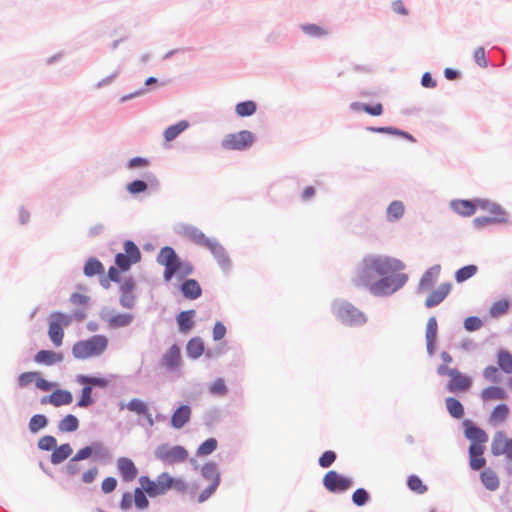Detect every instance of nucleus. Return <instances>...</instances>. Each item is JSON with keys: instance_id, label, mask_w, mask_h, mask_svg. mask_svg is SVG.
<instances>
[{"instance_id": "1", "label": "nucleus", "mask_w": 512, "mask_h": 512, "mask_svg": "<svg viewBox=\"0 0 512 512\" xmlns=\"http://www.w3.org/2000/svg\"><path fill=\"white\" fill-rule=\"evenodd\" d=\"M405 265L399 259L370 255L364 257L352 278L357 287L369 288L375 296L390 295L402 288L407 280V274L402 271Z\"/></svg>"}, {"instance_id": "2", "label": "nucleus", "mask_w": 512, "mask_h": 512, "mask_svg": "<svg viewBox=\"0 0 512 512\" xmlns=\"http://www.w3.org/2000/svg\"><path fill=\"white\" fill-rule=\"evenodd\" d=\"M139 483L141 487H137L134 490V504L139 510H144L149 507L146 494L154 498L165 495L171 489L180 493L187 490V484L182 478H173L167 472L159 474L156 480H152L148 476H141Z\"/></svg>"}, {"instance_id": "3", "label": "nucleus", "mask_w": 512, "mask_h": 512, "mask_svg": "<svg viewBox=\"0 0 512 512\" xmlns=\"http://www.w3.org/2000/svg\"><path fill=\"white\" fill-rule=\"evenodd\" d=\"M160 265L164 266L163 278L165 281H170L174 275L185 277L192 273L193 267L188 262L179 260L175 251L171 247H163L157 257Z\"/></svg>"}, {"instance_id": "4", "label": "nucleus", "mask_w": 512, "mask_h": 512, "mask_svg": "<svg viewBox=\"0 0 512 512\" xmlns=\"http://www.w3.org/2000/svg\"><path fill=\"white\" fill-rule=\"evenodd\" d=\"M109 340L105 335H94L86 340L76 342L72 354L76 359H88L102 355L108 347Z\"/></svg>"}, {"instance_id": "5", "label": "nucleus", "mask_w": 512, "mask_h": 512, "mask_svg": "<svg viewBox=\"0 0 512 512\" xmlns=\"http://www.w3.org/2000/svg\"><path fill=\"white\" fill-rule=\"evenodd\" d=\"M185 235L194 243L208 248L215 256L220 266L223 268L229 266V258L224 248L216 240L206 237L203 232L195 227L186 228Z\"/></svg>"}, {"instance_id": "6", "label": "nucleus", "mask_w": 512, "mask_h": 512, "mask_svg": "<svg viewBox=\"0 0 512 512\" xmlns=\"http://www.w3.org/2000/svg\"><path fill=\"white\" fill-rule=\"evenodd\" d=\"M332 311L336 318L344 325L360 326L366 322V316L351 303L337 300L332 304Z\"/></svg>"}, {"instance_id": "7", "label": "nucleus", "mask_w": 512, "mask_h": 512, "mask_svg": "<svg viewBox=\"0 0 512 512\" xmlns=\"http://www.w3.org/2000/svg\"><path fill=\"white\" fill-rule=\"evenodd\" d=\"M154 456L166 465H173L184 462L188 457V452L179 445L161 444L154 450Z\"/></svg>"}, {"instance_id": "8", "label": "nucleus", "mask_w": 512, "mask_h": 512, "mask_svg": "<svg viewBox=\"0 0 512 512\" xmlns=\"http://www.w3.org/2000/svg\"><path fill=\"white\" fill-rule=\"evenodd\" d=\"M70 323L71 317L66 314L56 312L51 315L48 335L54 346L59 347L62 345L64 337L63 328L69 326Z\"/></svg>"}, {"instance_id": "9", "label": "nucleus", "mask_w": 512, "mask_h": 512, "mask_svg": "<svg viewBox=\"0 0 512 512\" xmlns=\"http://www.w3.org/2000/svg\"><path fill=\"white\" fill-rule=\"evenodd\" d=\"M253 142V134L250 131L242 130L238 133L228 134L222 140V146L227 150H244L251 147Z\"/></svg>"}, {"instance_id": "10", "label": "nucleus", "mask_w": 512, "mask_h": 512, "mask_svg": "<svg viewBox=\"0 0 512 512\" xmlns=\"http://www.w3.org/2000/svg\"><path fill=\"white\" fill-rule=\"evenodd\" d=\"M125 253H118L115 257V262L121 270H128L132 264L140 261L141 253L139 248L132 242L126 241L124 243Z\"/></svg>"}, {"instance_id": "11", "label": "nucleus", "mask_w": 512, "mask_h": 512, "mask_svg": "<svg viewBox=\"0 0 512 512\" xmlns=\"http://www.w3.org/2000/svg\"><path fill=\"white\" fill-rule=\"evenodd\" d=\"M323 485L330 492H344L352 486V481L338 472L330 470L323 478Z\"/></svg>"}, {"instance_id": "12", "label": "nucleus", "mask_w": 512, "mask_h": 512, "mask_svg": "<svg viewBox=\"0 0 512 512\" xmlns=\"http://www.w3.org/2000/svg\"><path fill=\"white\" fill-rule=\"evenodd\" d=\"M449 378L446 388L451 393L465 392L472 385L471 378L461 373L458 369L449 371Z\"/></svg>"}, {"instance_id": "13", "label": "nucleus", "mask_w": 512, "mask_h": 512, "mask_svg": "<svg viewBox=\"0 0 512 512\" xmlns=\"http://www.w3.org/2000/svg\"><path fill=\"white\" fill-rule=\"evenodd\" d=\"M491 452L494 456L505 455L512 460V439H508L503 431H498L493 437Z\"/></svg>"}, {"instance_id": "14", "label": "nucleus", "mask_w": 512, "mask_h": 512, "mask_svg": "<svg viewBox=\"0 0 512 512\" xmlns=\"http://www.w3.org/2000/svg\"><path fill=\"white\" fill-rule=\"evenodd\" d=\"M484 201L477 200L475 202L468 200H454L450 203V207L453 211L461 216H471L476 212L477 207L484 209L486 207Z\"/></svg>"}, {"instance_id": "15", "label": "nucleus", "mask_w": 512, "mask_h": 512, "mask_svg": "<svg viewBox=\"0 0 512 512\" xmlns=\"http://www.w3.org/2000/svg\"><path fill=\"white\" fill-rule=\"evenodd\" d=\"M116 465L123 481L131 482L137 477L138 469L131 459L120 457L117 459Z\"/></svg>"}, {"instance_id": "16", "label": "nucleus", "mask_w": 512, "mask_h": 512, "mask_svg": "<svg viewBox=\"0 0 512 512\" xmlns=\"http://www.w3.org/2000/svg\"><path fill=\"white\" fill-rule=\"evenodd\" d=\"M181 350L176 344H173L162 356L161 366L168 369L174 370L181 365Z\"/></svg>"}, {"instance_id": "17", "label": "nucleus", "mask_w": 512, "mask_h": 512, "mask_svg": "<svg viewBox=\"0 0 512 512\" xmlns=\"http://www.w3.org/2000/svg\"><path fill=\"white\" fill-rule=\"evenodd\" d=\"M441 271V266L436 264L430 267L421 277L418 284V291L424 293L430 290L437 281Z\"/></svg>"}, {"instance_id": "18", "label": "nucleus", "mask_w": 512, "mask_h": 512, "mask_svg": "<svg viewBox=\"0 0 512 512\" xmlns=\"http://www.w3.org/2000/svg\"><path fill=\"white\" fill-rule=\"evenodd\" d=\"M73 401V396L71 392L67 390L57 389L49 396H43L41 398V404H52L55 407H59L62 405H68Z\"/></svg>"}, {"instance_id": "19", "label": "nucleus", "mask_w": 512, "mask_h": 512, "mask_svg": "<svg viewBox=\"0 0 512 512\" xmlns=\"http://www.w3.org/2000/svg\"><path fill=\"white\" fill-rule=\"evenodd\" d=\"M452 285L450 283L441 284L436 290L432 291L426 298L425 306L432 308L440 304L450 293Z\"/></svg>"}, {"instance_id": "20", "label": "nucleus", "mask_w": 512, "mask_h": 512, "mask_svg": "<svg viewBox=\"0 0 512 512\" xmlns=\"http://www.w3.org/2000/svg\"><path fill=\"white\" fill-rule=\"evenodd\" d=\"M126 408L137 415H143L150 426L154 425V419L149 411L148 404L143 400L137 398L131 399L126 404Z\"/></svg>"}, {"instance_id": "21", "label": "nucleus", "mask_w": 512, "mask_h": 512, "mask_svg": "<svg viewBox=\"0 0 512 512\" xmlns=\"http://www.w3.org/2000/svg\"><path fill=\"white\" fill-rule=\"evenodd\" d=\"M135 287V283L132 279H126L120 287L121 297L120 303L125 308H132L135 303V295L133 294V290Z\"/></svg>"}, {"instance_id": "22", "label": "nucleus", "mask_w": 512, "mask_h": 512, "mask_svg": "<svg viewBox=\"0 0 512 512\" xmlns=\"http://www.w3.org/2000/svg\"><path fill=\"white\" fill-rule=\"evenodd\" d=\"M465 436L471 441L470 445L485 447L488 441V435L483 429L469 424L465 428Z\"/></svg>"}, {"instance_id": "23", "label": "nucleus", "mask_w": 512, "mask_h": 512, "mask_svg": "<svg viewBox=\"0 0 512 512\" xmlns=\"http://www.w3.org/2000/svg\"><path fill=\"white\" fill-rule=\"evenodd\" d=\"M485 447L470 445L469 447V464L471 469L479 470L485 466L486 460L483 457Z\"/></svg>"}, {"instance_id": "24", "label": "nucleus", "mask_w": 512, "mask_h": 512, "mask_svg": "<svg viewBox=\"0 0 512 512\" xmlns=\"http://www.w3.org/2000/svg\"><path fill=\"white\" fill-rule=\"evenodd\" d=\"M191 408L188 405H182L178 407L172 417L171 424L174 428L180 429L190 420Z\"/></svg>"}, {"instance_id": "25", "label": "nucleus", "mask_w": 512, "mask_h": 512, "mask_svg": "<svg viewBox=\"0 0 512 512\" xmlns=\"http://www.w3.org/2000/svg\"><path fill=\"white\" fill-rule=\"evenodd\" d=\"M480 397L484 402H490L505 400L508 395L505 389L500 386H488L481 391Z\"/></svg>"}, {"instance_id": "26", "label": "nucleus", "mask_w": 512, "mask_h": 512, "mask_svg": "<svg viewBox=\"0 0 512 512\" xmlns=\"http://www.w3.org/2000/svg\"><path fill=\"white\" fill-rule=\"evenodd\" d=\"M437 320L435 317H430L426 324V346L430 355L434 353V343L437 337Z\"/></svg>"}, {"instance_id": "27", "label": "nucleus", "mask_w": 512, "mask_h": 512, "mask_svg": "<svg viewBox=\"0 0 512 512\" xmlns=\"http://www.w3.org/2000/svg\"><path fill=\"white\" fill-rule=\"evenodd\" d=\"M34 360L40 364L53 365L55 363L61 362L63 357L61 354L51 350H40L34 356Z\"/></svg>"}, {"instance_id": "28", "label": "nucleus", "mask_w": 512, "mask_h": 512, "mask_svg": "<svg viewBox=\"0 0 512 512\" xmlns=\"http://www.w3.org/2000/svg\"><path fill=\"white\" fill-rule=\"evenodd\" d=\"M202 475L207 480L211 481L212 490H216L220 483V473L218 472L217 466L215 463H206L202 467Z\"/></svg>"}, {"instance_id": "29", "label": "nucleus", "mask_w": 512, "mask_h": 512, "mask_svg": "<svg viewBox=\"0 0 512 512\" xmlns=\"http://www.w3.org/2000/svg\"><path fill=\"white\" fill-rule=\"evenodd\" d=\"M480 478L486 489L490 491L498 489L500 481L497 474L491 468L484 469L480 474Z\"/></svg>"}, {"instance_id": "30", "label": "nucleus", "mask_w": 512, "mask_h": 512, "mask_svg": "<svg viewBox=\"0 0 512 512\" xmlns=\"http://www.w3.org/2000/svg\"><path fill=\"white\" fill-rule=\"evenodd\" d=\"M183 295L188 299H197L201 296L202 290L199 283L194 279L186 280L181 285Z\"/></svg>"}, {"instance_id": "31", "label": "nucleus", "mask_w": 512, "mask_h": 512, "mask_svg": "<svg viewBox=\"0 0 512 512\" xmlns=\"http://www.w3.org/2000/svg\"><path fill=\"white\" fill-rule=\"evenodd\" d=\"M509 415V407L502 403L494 407L492 410L489 421L493 425H498L503 423Z\"/></svg>"}, {"instance_id": "32", "label": "nucleus", "mask_w": 512, "mask_h": 512, "mask_svg": "<svg viewBox=\"0 0 512 512\" xmlns=\"http://www.w3.org/2000/svg\"><path fill=\"white\" fill-rule=\"evenodd\" d=\"M71 446L66 443L62 444L59 447H55L51 454V462L53 464H59L66 460L72 454Z\"/></svg>"}, {"instance_id": "33", "label": "nucleus", "mask_w": 512, "mask_h": 512, "mask_svg": "<svg viewBox=\"0 0 512 512\" xmlns=\"http://www.w3.org/2000/svg\"><path fill=\"white\" fill-rule=\"evenodd\" d=\"M77 381L86 386L106 388L109 384V380L104 377L86 376L79 375Z\"/></svg>"}, {"instance_id": "34", "label": "nucleus", "mask_w": 512, "mask_h": 512, "mask_svg": "<svg viewBox=\"0 0 512 512\" xmlns=\"http://www.w3.org/2000/svg\"><path fill=\"white\" fill-rule=\"evenodd\" d=\"M195 310L182 311L177 316V323L182 332H188L193 326Z\"/></svg>"}, {"instance_id": "35", "label": "nucleus", "mask_w": 512, "mask_h": 512, "mask_svg": "<svg viewBox=\"0 0 512 512\" xmlns=\"http://www.w3.org/2000/svg\"><path fill=\"white\" fill-rule=\"evenodd\" d=\"M497 364L507 374H512V354L506 350H499L497 353Z\"/></svg>"}, {"instance_id": "36", "label": "nucleus", "mask_w": 512, "mask_h": 512, "mask_svg": "<svg viewBox=\"0 0 512 512\" xmlns=\"http://www.w3.org/2000/svg\"><path fill=\"white\" fill-rule=\"evenodd\" d=\"M187 354L191 358H199L204 352V343L202 339L196 337L189 340L187 343Z\"/></svg>"}, {"instance_id": "37", "label": "nucleus", "mask_w": 512, "mask_h": 512, "mask_svg": "<svg viewBox=\"0 0 512 512\" xmlns=\"http://www.w3.org/2000/svg\"><path fill=\"white\" fill-rule=\"evenodd\" d=\"M446 408L449 412V414L456 419H460L464 415V408L463 405L459 400L453 397H448L445 400Z\"/></svg>"}, {"instance_id": "38", "label": "nucleus", "mask_w": 512, "mask_h": 512, "mask_svg": "<svg viewBox=\"0 0 512 512\" xmlns=\"http://www.w3.org/2000/svg\"><path fill=\"white\" fill-rule=\"evenodd\" d=\"M189 126V123L185 120L178 122L170 127H168L164 131V138L166 141L170 142L174 140L179 134H181L184 130H186Z\"/></svg>"}, {"instance_id": "39", "label": "nucleus", "mask_w": 512, "mask_h": 512, "mask_svg": "<svg viewBox=\"0 0 512 512\" xmlns=\"http://www.w3.org/2000/svg\"><path fill=\"white\" fill-rule=\"evenodd\" d=\"M404 205L401 201H393L387 208V219L389 221H396L404 214Z\"/></svg>"}, {"instance_id": "40", "label": "nucleus", "mask_w": 512, "mask_h": 512, "mask_svg": "<svg viewBox=\"0 0 512 512\" xmlns=\"http://www.w3.org/2000/svg\"><path fill=\"white\" fill-rule=\"evenodd\" d=\"M79 427V421L78 419L72 415H66L60 422H59V430L61 432H74Z\"/></svg>"}, {"instance_id": "41", "label": "nucleus", "mask_w": 512, "mask_h": 512, "mask_svg": "<svg viewBox=\"0 0 512 512\" xmlns=\"http://www.w3.org/2000/svg\"><path fill=\"white\" fill-rule=\"evenodd\" d=\"M477 270V266L473 264L464 266L456 271L455 279L458 283H462L473 277L477 273Z\"/></svg>"}, {"instance_id": "42", "label": "nucleus", "mask_w": 512, "mask_h": 512, "mask_svg": "<svg viewBox=\"0 0 512 512\" xmlns=\"http://www.w3.org/2000/svg\"><path fill=\"white\" fill-rule=\"evenodd\" d=\"M301 30L310 37L321 38L328 34V31L316 24H304L301 26Z\"/></svg>"}, {"instance_id": "43", "label": "nucleus", "mask_w": 512, "mask_h": 512, "mask_svg": "<svg viewBox=\"0 0 512 512\" xmlns=\"http://www.w3.org/2000/svg\"><path fill=\"white\" fill-rule=\"evenodd\" d=\"M103 271L104 267L102 263L95 258L89 259L84 266V274L86 276H94L97 274H101L103 273Z\"/></svg>"}, {"instance_id": "44", "label": "nucleus", "mask_w": 512, "mask_h": 512, "mask_svg": "<svg viewBox=\"0 0 512 512\" xmlns=\"http://www.w3.org/2000/svg\"><path fill=\"white\" fill-rule=\"evenodd\" d=\"M235 110L236 113L241 117L251 116L256 111V104L253 101L241 102L236 105Z\"/></svg>"}, {"instance_id": "45", "label": "nucleus", "mask_w": 512, "mask_h": 512, "mask_svg": "<svg viewBox=\"0 0 512 512\" xmlns=\"http://www.w3.org/2000/svg\"><path fill=\"white\" fill-rule=\"evenodd\" d=\"M102 449L100 444H94L93 446H86L75 454L73 461H80L89 458L93 452H99Z\"/></svg>"}, {"instance_id": "46", "label": "nucleus", "mask_w": 512, "mask_h": 512, "mask_svg": "<svg viewBox=\"0 0 512 512\" xmlns=\"http://www.w3.org/2000/svg\"><path fill=\"white\" fill-rule=\"evenodd\" d=\"M509 302L505 299L498 300L490 307V315L492 317H498L505 314L508 311Z\"/></svg>"}, {"instance_id": "47", "label": "nucleus", "mask_w": 512, "mask_h": 512, "mask_svg": "<svg viewBox=\"0 0 512 512\" xmlns=\"http://www.w3.org/2000/svg\"><path fill=\"white\" fill-rule=\"evenodd\" d=\"M217 440L214 438H209L205 440L197 449L198 456H207L211 454L217 448Z\"/></svg>"}, {"instance_id": "48", "label": "nucleus", "mask_w": 512, "mask_h": 512, "mask_svg": "<svg viewBox=\"0 0 512 512\" xmlns=\"http://www.w3.org/2000/svg\"><path fill=\"white\" fill-rule=\"evenodd\" d=\"M47 425V419L42 414H36L31 417L29 421V429L31 432L36 433L40 429L44 428Z\"/></svg>"}, {"instance_id": "49", "label": "nucleus", "mask_w": 512, "mask_h": 512, "mask_svg": "<svg viewBox=\"0 0 512 512\" xmlns=\"http://www.w3.org/2000/svg\"><path fill=\"white\" fill-rule=\"evenodd\" d=\"M408 487L419 494L426 492L427 487L422 483V480L415 475H411L407 480Z\"/></svg>"}, {"instance_id": "50", "label": "nucleus", "mask_w": 512, "mask_h": 512, "mask_svg": "<svg viewBox=\"0 0 512 512\" xmlns=\"http://www.w3.org/2000/svg\"><path fill=\"white\" fill-rule=\"evenodd\" d=\"M132 316L130 314H118L110 318L109 324L112 327H124L130 324Z\"/></svg>"}, {"instance_id": "51", "label": "nucleus", "mask_w": 512, "mask_h": 512, "mask_svg": "<svg viewBox=\"0 0 512 512\" xmlns=\"http://www.w3.org/2000/svg\"><path fill=\"white\" fill-rule=\"evenodd\" d=\"M91 394H92V387L84 385V387L82 388L80 400L78 401V406L79 407H88L91 404H93L94 401H93Z\"/></svg>"}, {"instance_id": "52", "label": "nucleus", "mask_w": 512, "mask_h": 512, "mask_svg": "<svg viewBox=\"0 0 512 512\" xmlns=\"http://www.w3.org/2000/svg\"><path fill=\"white\" fill-rule=\"evenodd\" d=\"M369 500L368 492L363 488H358L352 495V501L357 506H363Z\"/></svg>"}, {"instance_id": "53", "label": "nucleus", "mask_w": 512, "mask_h": 512, "mask_svg": "<svg viewBox=\"0 0 512 512\" xmlns=\"http://www.w3.org/2000/svg\"><path fill=\"white\" fill-rule=\"evenodd\" d=\"M499 369L500 368H497L493 365L487 366L483 370V376H484L485 380H487L489 382H498L500 380Z\"/></svg>"}, {"instance_id": "54", "label": "nucleus", "mask_w": 512, "mask_h": 512, "mask_svg": "<svg viewBox=\"0 0 512 512\" xmlns=\"http://www.w3.org/2000/svg\"><path fill=\"white\" fill-rule=\"evenodd\" d=\"M56 445H57L56 439L50 435L43 436L38 441V447L41 450H46V451H49L52 449L54 450Z\"/></svg>"}, {"instance_id": "55", "label": "nucleus", "mask_w": 512, "mask_h": 512, "mask_svg": "<svg viewBox=\"0 0 512 512\" xmlns=\"http://www.w3.org/2000/svg\"><path fill=\"white\" fill-rule=\"evenodd\" d=\"M210 392L215 395H225L227 392V387L222 378L216 379L209 388Z\"/></svg>"}, {"instance_id": "56", "label": "nucleus", "mask_w": 512, "mask_h": 512, "mask_svg": "<svg viewBox=\"0 0 512 512\" xmlns=\"http://www.w3.org/2000/svg\"><path fill=\"white\" fill-rule=\"evenodd\" d=\"M147 189L146 182L142 180H135L127 185V190L131 194L142 193Z\"/></svg>"}, {"instance_id": "57", "label": "nucleus", "mask_w": 512, "mask_h": 512, "mask_svg": "<svg viewBox=\"0 0 512 512\" xmlns=\"http://www.w3.org/2000/svg\"><path fill=\"white\" fill-rule=\"evenodd\" d=\"M336 459V454L333 451H325L319 458V465L323 468H328Z\"/></svg>"}, {"instance_id": "58", "label": "nucleus", "mask_w": 512, "mask_h": 512, "mask_svg": "<svg viewBox=\"0 0 512 512\" xmlns=\"http://www.w3.org/2000/svg\"><path fill=\"white\" fill-rule=\"evenodd\" d=\"M38 374V372H24L20 374L18 379L20 386L25 387L30 383L35 382Z\"/></svg>"}, {"instance_id": "59", "label": "nucleus", "mask_w": 512, "mask_h": 512, "mask_svg": "<svg viewBox=\"0 0 512 512\" xmlns=\"http://www.w3.org/2000/svg\"><path fill=\"white\" fill-rule=\"evenodd\" d=\"M481 326H482V321L478 317H475V316L468 317L464 321V327L468 331H476V330L480 329Z\"/></svg>"}, {"instance_id": "60", "label": "nucleus", "mask_w": 512, "mask_h": 512, "mask_svg": "<svg viewBox=\"0 0 512 512\" xmlns=\"http://www.w3.org/2000/svg\"><path fill=\"white\" fill-rule=\"evenodd\" d=\"M117 480L114 477H107L102 481L101 489L105 494H109L115 490Z\"/></svg>"}, {"instance_id": "61", "label": "nucleus", "mask_w": 512, "mask_h": 512, "mask_svg": "<svg viewBox=\"0 0 512 512\" xmlns=\"http://www.w3.org/2000/svg\"><path fill=\"white\" fill-rule=\"evenodd\" d=\"M362 110L372 116H379L383 113V107L380 103H376L374 105L363 104Z\"/></svg>"}, {"instance_id": "62", "label": "nucleus", "mask_w": 512, "mask_h": 512, "mask_svg": "<svg viewBox=\"0 0 512 512\" xmlns=\"http://www.w3.org/2000/svg\"><path fill=\"white\" fill-rule=\"evenodd\" d=\"M475 62L482 68L487 67V60L485 57V50L483 47H478L474 52Z\"/></svg>"}, {"instance_id": "63", "label": "nucleus", "mask_w": 512, "mask_h": 512, "mask_svg": "<svg viewBox=\"0 0 512 512\" xmlns=\"http://www.w3.org/2000/svg\"><path fill=\"white\" fill-rule=\"evenodd\" d=\"M98 473H99L98 468L92 467L82 474V481L85 484H90L96 479V477L98 476Z\"/></svg>"}, {"instance_id": "64", "label": "nucleus", "mask_w": 512, "mask_h": 512, "mask_svg": "<svg viewBox=\"0 0 512 512\" xmlns=\"http://www.w3.org/2000/svg\"><path fill=\"white\" fill-rule=\"evenodd\" d=\"M226 334V327L221 322H216L213 327V339L215 341L221 340Z\"/></svg>"}]
</instances>
